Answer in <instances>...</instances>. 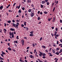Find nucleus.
<instances>
[{"instance_id": "nucleus-1", "label": "nucleus", "mask_w": 62, "mask_h": 62, "mask_svg": "<svg viewBox=\"0 0 62 62\" xmlns=\"http://www.w3.org/2000/svg\"><path fill=\"white\" fill-rule=\"evenodd\" d=\"M13 24L14 26L15 27H18V26H19L18 25V24H15L14 23H13Z\"/></svg>"}, {"instance_id": "nucleus-2", "label": "nucleus", "mask_w": 62, "mask_h": 62, "mask_svg": "<svg viewBox=\"0 0 62 62\" xmlns=\"http://www.w3.org/2000/svg\"><path fill=\"white\" fill-rule=\"evenodd\" d=\"M10 35L11 36V35H12V37L13 38L14 37V34H13V32H12L11 33V32H9Z\"/></svg>"}, {"instance_id": "nucleus-3", "label": "nucleus", "mask_w": 62, "mask_h": 62, "mask_svg": "<svg viewBox=\"0 0 62 62\" xmlns=\"http://www.w3.org/2000/svg\"><path fill=\"white\" fill-rule=\"evenodd\" d=\"M43 54V53H42L41 52H40V54H39V55L40 56H42V55Z\"/></svg>"}, {"instance_id": "nucleus-4", "label": "nucleus", "mask_w": 62, "mask_h": 62, "mask_svg": "<svg viewBox=\"0 0 62 62\" xmlns=\"http://www.w3.org/2000/svg\"><path fill=\"white\" fill-rule=\"evenodd\" d=\"M11 31H14L15 30V29L13 28H11L10 29Z\"/></svg>"}, {"instance_id": "nucleus-5", "label": "nucleus", "mask_w": 62, "mask_h": 62, "mask_svg": "<svg viewBox=\"0 0 62 62\" xmlns=\"http://www.w3.org/2000/svg\"><path fill=\"white\" fill-rule=\"evenodd\" d=\"M45 1H42V4H45Z\"/></svg>"}, {"instance_id": "nucleus-6", "label": "nucleus", "mask_w": 62, "mask_h": 62, "mask_svg": "<svg viewBox=\"0 0 62 62\" xmlns=\"http://www.w3.org/2000/svg\"><path fill=\"white\" fill-rule=\"evenodd\" d=\"M55 20V17H54L53 18V22H54V21Z\"/></svg>"}, {"instance_id": "nucleus-7", "label": "nucleus", "mask_w": 62, "mask_h": 62, "mask_svg": "<svg viewBox=\"0 0 62 62\" xmlns=\"http://www.w3.org/2000/svg\"><path fill=\"white\" fill-rule=\"evenodd\" d=\"M8 50L9 51H11V49L10 47H9L8 48Z\"/></svg>"}, {"instance_id": "nucleus-8", "label": "nucleus", "mask_w": 62, "mask_h": 62, "mask_svg": "<svg viewBox=\"0 0 62 62\" xmlns=\"http://www.w3.org/2000/svg\"><path fill=\"white\" fill-rule=\"evenodd\" d=\"M34 15V13H32V14H31V16L33 17Z\"/></svg>"}, {"instance_id": "nucleus-9", "label": "nucleus", "mask_w": 62, "mask_h": 62, "mask_svg": "<svg viewBox=\"0 0 62 62\" xmlns=\"http://www.w3.org/2000/svg\"><path fill=\"white\" fill-rule=\"evenodd\" d=\"M3 8V6H1L0 7V9H2Z\"/></svg>"}, {"instance_id": "nucleus-10", "label": "nucleus", "mask_w": 62, "mask_h": 62, "mask_svg": "<svg viewBox=\"0 0 62 62\" xmlns=\"http://www.w3.org/2000/svg\"><path fill=\"white\" fill-rule=\"evenodd\" d=\"M26 22H25L24 23V25L25 26H26Z\"/></svg>"}, {"instance_id": "nucleus-11", "label": "nucleus", "mask_w": 62, "mask_h": 62, "mask_svg": "<svg viewBox=\"0 0 62 62\" xmlns=\"http://www.w3.org/2000/svg\"><path fill=\"white\" fill-rule=\"evenodd\" d=\"M22 12L21 11V9H20L18 11V13H21Z\"/></svg>"}, {"instance_id": "nucleus-12", "label": "nucleus", "mask_w": 62, "mask_h": 62, "mask_svg": "<svg viewBox=\"0 0 62 62\" xmlns=\"http://www.w3.org/2000/svg\"><path fill=\"white\" fill-rule=\"evenodd\" d=\"M42 47L43 48H45V46H42Z\"/></svg>"}, {"instance_id": "nucleus-13", "label": "nucleus", "mask_w": 62, "mask_h": 62, "mask_svg": "<svg viewBox=\"0 0 62 62\" xmlns=\"http://www.w3.org/2000/svg\"><path fill=\"white\" fill-rule=\"evenodd\" d=\"M7 22L8 23H11V21H8Z\"/></svg>"}, {"instance_id": "nucleus-14", "label": "nucleus", "mask_w": 62, "mask_h": 62, "mask_svg": "<svg viewBox=\"0 0 62 62\" xmlns=\"http://www.w3.org/2000/svg\"><path fill=\"white\" fill-rule=\"evenodd\" d=\"M30 57H31V58H33V55H30Z\"/></svg>"}, {"instance_id": "nucleus-15", "label": "nucleus", "mask_w": 62, "mask_h": 62, "mask_svg": "<svg viewBox=\"0 0 62 62\" xmlns=\"http://www.w3.org/2000/svg\"><path fill=\"white\" fill-rule=\"evenodd\" d=\"M55 54H57V55H59V53H58V52L56 53H55Z\"/></svg>"}, {"instance_id": "nucleus-16", "label": "nucleus", "mask_w": 62, "mask_h": 62, "mask_svg": "<svg viewBox=\"0 0 62 62\" xmlns=\"http://www.w3.org/2000/svg\"><path fill=\"white\" fill-rule=\"evenodd\" d=\"M31 9H29V10L28 12H31Z\"/></svg>"}, {"instance_id": "nucleus-17", "label": "nucleus", "mask_w": 62, "mask_h": 62, "mask_svg": "<svg viewBox=\"0 0 62 62\" xmlns=\"http://www.w3.org/2000/svg\"><path fill=\"white\" fill-rule=\"evenodd\" d=\"M44 13L45 14H47L48 13V12H46V11H45L44 12Z\"/></svg>"}, {"instance_id": "nucleus-18", "label": "nucleus", "mask_w": 62, "mask_h": 62, "mask_svg": "<svg viewBox=\"0 0 62 62\" xmlns=\"http://www.w3.org/2000/svg\"><path fill=\"white\" fill-rule=\"evenodd\" d=\"M60 49L59 48H57V49L56 50V51H58Z\"/></svg>"}, {"instance_id": "nucleus-19", "label": "nucleus", "mask_w": 62, "mask_h": 62, "mask_svg": "<svg viewBox=\"0 0 62 62\" xmlns=\"http://www.w3.org/2000/svg\"><path fill=\"white\" fill-rule=\"evenodd\" d=\"M46 55V54L45 53H44L43 54V56H45Z\"/></svg>"}, {"instance_id": "nucleus-20", "label": "nucleus", "mask_w": 62, "mask_h": 62, "mask_svg": "<svg viewBox=\"0 0 62 62\" xmlns=\"http://www.w3.org/2000/svg\"><path fill=\"white\" fill-rule=\"evenodd\" d=\"M55 7H54V8L53 10V11L54 12V10H55Z\"/></svg>"}, {"instance_id": "nucleus-21", "label": "nucleus", "mask_w": 62, "mask_h": 62, "mask_svg": "<svg viewBox=\"0 0 62 62\" xmlns=\"http://www.w3.org/2000/svg\"><path fill=\"white\" fill-rule=\"evenodd\" d=\"M22 9H23V10H24V9H25V8H22Z\"/></svg>"}, {"instance_id": "nucleus-22", "label": "nucleus", "mask_w": 62, "mask_h": 62, "mask_svg": "<svg viewBox=\"0 0 62 62\" xmlns=\"http://www.w3.org/2000/svg\"><path fill=\"white\" fill-rule=\"evenodd\" d=\"M41 8H42L43 7V6L42 5H41Z\"/></svg>"}, {"instance_id": "nucleus-23", "label": "nucleus", "mask_w": 62, "mask_h": 62, "mask_svg": "<svg viewBox=\"0 0 62 62\" xmlns=\"http://www.w3.org/2000/svg\"><path fill=\"white\" fill-rule=\"evenodd\" d=\"M38 61H39V62H40L41 61H40V60H39V59H38Z\"/></svg>"}, {"instance_id": "nucleus-24", "label": "nucleus", "mask_w": 62, "mask_h": 62, "mask_svg": "<svg viewBox=\"0 0 62 62\" xmlns=\"http://www.w3.org/2000/svg\"><path fill=\"white\" fill-rule=\"evenodd\" d=\"M52 52L53 53H55V51H54V50H53Z\"/></svg>"}, {"instance_id": "nucleus-25", "label": "nucleus", "mask_w": 62, "mask_h": 62, "mask_svg": "<svg viewBox=\"0 0 62 62\" xmlns=\"http://www.w3.org/2000/svg\"><path fill=\"white\" fill-rule=\"evenodd\" d=\"M38 20H40V17H39L38 18Z\"/></svg>"}, {"instance_id": "nucleus-26", "label": "nucleus", "mask_w": 62, "mask_h": 62, "mask_svg": "<svg viewBox=\"0 0 62 62\" xmlns=\"http://www.w3.org/2000/svg\"><path fill=\"white\" fill-rule=\"evenodd\" d=\"M2 54L3 55H4V54H5V53L4 52H3L2 53Z\"/></svg>"}, {"instance_id": "nucleus-27", "label": "nucleus", "mask_w": 62, "mask_h": 62, "mask_svg": "<svg viewBox=\"0 0 62 62\" xmlns=\"http://www.w3.org/2000/svg\"><path fill=\"white\" fill-rule=\"evenodd\" d=\"M21 25L22 27H23L24 26V25L23 24H21Z\"/></svg>"}, {"instance_id": "nucleus-28", "label": "nucleus", "mask_w": 62, "mask_h": 62, "mask_svg": "<svg viewBox=\"0 0 62 62\" xmlns=\"http://www.w3.org/2000/svg\"><path fill=\"white\" fill-rule=\"evenodd\" d=\"M30 35V36H33V35L31 34Z\"/></svg>"}, {"instance_id": "nucleus-29", "label": "nucleus", "mask_w": 62, "mask_h": 62, "mask_svg": "<svg viewBox=\"0 0 62 62\" xmlns=\"http://www.w3.org/2000/svg\"><path fill=\"white\" fill-rule=\"evenodd\" d=\"M20 6L21 5H20L18 7V9H19V8H20Z\"/></svg>"}, {"instance_id": "nucleus-30", "label": "nucleus", "mask_w": 62, "mask_h": 62, "mask_svg": "<svg viewBox=\"0 0 62 62\" xmlns=\"http://www.w3.org/2000/svg\"><path fill=\"white\" fill-rule=\"evenodd\" d=\"M30 33H31V34H33V32L32 31L31 32H30Z\"/></svg>"}, {"instance_id": "nucleus-31", "label": "nucleus", "mask_w": 62, "mask_h": 62, "mask_svg": "<svg viewBox=\"0 0 62 62\" xmlns=\"http://www.w3.org/2000/svg\"><path fill=\"white\" fill-rule=\"evenodd\" d=\"M18 37H19V36H17L16 37V39H19V38H18Z\"/></svg>"}, {"instance_id": "nucleus-32", "label": "nucleus", "mask_w": 62, "mask_h": 62, "mask_svg": "<svg viewBox=\"0 0 62 62\" xmlns=\"http://www.w3.org/2000/svg\"><path fill=\"white\" fill-rule=\"evenodd\" d=\"M15 5H16V3H14V5H13V6H14V7L15 6Z\"/></svg>"}, {"instance_id": "nucleus-33", "label": "nucleus", "mask_w": 62, "mask_h": 62, "mask_svg": "<svg viewBox=\"0 0 62 62\" xmlns=\"http://www.w3.org/2000/svg\"><path fill=\"white\" fill-rule=\"evenodd\" d=\"M45 51L46 53H48V50H46Z\"/></svg>"}, {"instance_id": "nucleus-34", "label": "nucleus", "mask_w": 62, "mask_h": 62, "mask_svg": "<svg viewBox=\"0 0 62 62\" xmlns=\"http://www.w3.org/2000/svg\"><path fill=\"white\" fill-rule=\"evenodd\" d=\"M4 26L5 27L6 26V25H7V24H6V23H4Z\"/></svg>"}, {"instance_id": "nucleus-35", "label": "nucleus", "mask_w": 62, "mask_h": 62, "mask_svg": "<svg viewBox=\"0 0 62 62\" xmlns=\"http://www.w3.org/2000/svg\"><path fill=\"white\" fill-rule=\"evenodd\" d=\"M42 39V37H41L40 38V40H41Z\"/></svg>"}, {"instance_id": "nucleus-36", "label": "nucleus", "mask_w": 62, "mask_h": 62, "mask_svg": "<svg viewBox=\"0 0 62 62\" xmlns=\"http://www.w3.org/2000/svg\"><path fill=\"white\" fill-rule=\"evenodd\" d=\"M60 22L61 23H62V21L61 19L60 20Z\"/></svg>"}, {"instance_id": "nucleus-37", "label": "nucleus", "mask_w": 62, "mask_h": 62, "mask_svg": "<svg viewBox=\"0 0 62 62\" xmlns=\"http://www.w3.org/2000/svg\"><path fill=\"white\" fill-rule=\"evenodd\" d=\"M16 22H19V21L18 20H16Z\"/></svg>"}, {"instance_id": "nucleus-38", "label": "nucleus", "mask_w": 62, "mask_h": 62, "mask_svg": "<svg viewBox=\"0 0 62 62\" xmlns=\"http://www.w3.org/2000/svg\"><path fill=\"white\" fill-rule=\"evenodd\" d=\"M10 44V43H8V46H10V45H9Z\"/></svg>"}, {"instance_id": "nucleus-39", "label": "nucleus", "mask_w": 62, "mask_h": 62, "mask_svg": "<svg viewBox=\"0 0 62 62\" xmlns=\"http://www.w3.org/2000/svg\"><path fill=\"white\" fill-rule=\"evenodd\" d=\"M48 1V0H45V1L46 2V3H47V1Z\"/></svg>"}, {"instance_id": "nucleus-40", "label": "nucleus", "mask_w": 62, "mask_h": 62, "mask_svg": "<svg viewBox=\"0 0 62 62\" xmlns=\"http://www.w3.org/2000/svg\"><path fill=\"white\" fill-rule=\"evenodd\" d=\"M0 58L1 60H3V58H2L1 57H0Z\"/></svg>"}, {"instance_id": "nucleus-41", "label": "nucleus", "mask_w": 62, "mask_h": 62, "mask_svg": "<svg viewBox=\"0 0 62 62\" xmlns=\"http://www.w3.org/2000/svg\"><path fill=\"white\" fill-rule=\"evenodd\" d=\"M53 55L52 54H50L49 55V56H53Z\"/></svg>"}, {"instance_id": "nucleus-42", "label": "nucleus", "mask_w": 62, "mask_h": 62, "mask_svg": "<svg viewBox=\"0 0 62 62\" xmlns=\"http://www.w3.org/2000/svg\"><path fill=\"white\" fill-rule=\"evenodd\" d=\"M51 35H52V37H53L54 36V35L53 34V33H52Z\"/></svg>"}, {"instance_id": "nucleus-43", "label": "nucleus", "mask_w": 62, "mask_h": 62, "mask_svg": "<svg viewBox=\"0 0 62 62\" xmlns=\"http://www.w3.org/2000/svg\"><path fill=\"white\" fill-rule=\"evenodd\" d=\"M26 28L27 29L26 30H28V28L27 27H26Z\"/></svg>"}, {"instance_id": "nucleus-44", "label": "nucleus", "mask_w": 62, "mask_h": 62, "mask_svg": "<svg viewBox=\"0 0 62 62\" xmlns=\"http://www.w3.org/2000/svg\"><path fill=\"white\" fill-rule=\"evenodd\" d=\"M24 38V39H27V38L26 37H25Z\"/></svg>"}, {"instance_id": "nucleus-45", "label": "nucleus", "mask_w": 62, "mask_h": 62, "mask_svg": "<svg viewBox=\"0 0 62 62\" xmlns=\"http://www.w3.org/2000/svg\"><path fill=\"white\" fill-rule=\"evenodd\" d=\"M57 44H59V43H58V41H57Z\"/></svg>"}, {"instance_id": "nucleus-46", "label": "nucleus", "mask_w": 62, "mask_h": 62, "mask_svg": "<svg viewBox=\"0 0 62 62\" xmlns=\"http://www.w3.org/2000/svg\"><path fill=\"white\" fill-rule=\"evenodd\" d=\"M56 37H58V36H59V35L58 34H57V35H56Z\"/></svg>"}, {"instance_id": "nucleus-47", "label": "nucleus", "mask_w": 62, "mask_h": 62, "mask_svg": "<svg viewBox=\"0 0 62 62\" xmlns=\"http://www.w3.org/2000/svg\"><path fill=\"white\" fill-rule=\"evenodd\" d=\"M33 47H35V44H33Z\"/></svg>"}, {"instance_id": "nucleus-48", "label": "nucleus", "mask_w": 62, "mask_h": 62, "mask_svg": "<svg viewBox=\"0 0 62 62\" xmlns=\"http://www.w3.org/2000/svg\"><path fill=\"white\" fill-rule=\"evenodd\" d=\"M49 5V2H48L47 3V5Z\"/></svg>"}, {"instance_id": "nucleus-49", "label": "nucleus", "mask_w": 62, "mask_h": 62, "mask_svg": "<svg viewBox=\"0 0 62 62\" xmlns=\"http://www.w3.org/2000/svg\"><path fill=\"white\" fill-rule=\"evenodd\" d=\"M52 29H54V27H52Z\"/></svg>"}, {"instance_id": "nucleus-50", "label": "nucleus", "mask_w": 62, "mask_h": 62, "mask_svg": "<svg viewBox=\"0 0 62 62\" xmlns=\"http://www.w3.org/2000/svg\"><path fill=\"white\" fill-rule=\"evenodd\" d=\"M56 31H57V28H56L55 29Z\"/></svg>"}, {"instance_id": "nucleus-51", "label": "nucleus", "mask_w": 62, "mask_h": 62, "mask_svg": "<svg viewBox=\"0 0 62 62\" xmlns=\"http://www.w3.org/2000/svg\"><path fill=\"white\" fill-rule=\"evenodd\" d=\"M4 31H7V30H6V29H4Z\"/></svg>"}, {"instance_id": "nucleus-52", "label": "nucleus", "mask_w": 62, "mask_h": 62, "mask_svg": "<svg viewBox=\"0 0 62 62\" xmlns=\"http://www.w3.org/2000/svg\"><path fill=\"white\" fill-rule=\"evenodd\" d=\"M1 55L2 56V57H4V55H3V54H1Z\"/></svg>"}, {"instance_id": "nucleus-53", "label": "nucleus", "mask_w": 62, "mask_h": 62, "mask_svg": "<svg viewBox=\"0 0 62 62\" xmlns=\"http://www.w3.org/2000/svg\"><path fill=\"white\" fill-rule=\"evenodd\" d=\"M22 45L23 46V45H24V42H22Z\"/></svg>"}, {"instance_id": "nucleus-54", "label": "nucleus", "mask_w": 62, "mask_h": 62, "mask_svg": "<svg viewBox=\"0 0 62 62\" xmlns=\"http://www.w3.org/2000/svg\"><path fill=\"white\" fill-rule=\"evenodd\" d=\"M43 58H45V56H43Z\"/></svg>"}, {"instance_id": "nucleus-55", "label": "nucleus", "mask_w": 62, "mask_h": 62, "mask_svg": "<svg viewBox=\"0 0 62 62\" xmlns=\"http://www.w3.org/2000/svg\"><path fill=\"white\" fill-rule=\"evenodd\" d=\"M12 22H13V23H15V21L14 20H13Z\"/></svg>"}, {"instance_id": "nucleus-56", "label": "nucleus", "mask_w": 62, "mask_h": 62, "mask_svg": "<svg viewBox=\"0 0 62 62\" xmlns=\"http://www.w3.org/2000/svg\"><path fill=\"white\" fill-rule=\"evenodd\" d=\"M15 42L16 43H18V41H17L16 40L15 41Z\"/></svg>"}, {"instance_id": "nucleus-57", "label": "nucleus", "mask_w": 62, "mask_h": 62, "mask_svg": "<svg viewBox=\"0 0 62 62\" xmlns=\"http://www.w3.org/2000/svg\"><path fill=\"white\" fill-rule=\"evenodd\" d=\"M39 13H40V11H39L38 12V14H39Z\"/></svg>"}, {"instance_id": "nucleus-58", "label": "nucleus", "mask_w": 62, "mask_h": 62, "mask_svg": "<svg viewBox=\"0 0 62 62\" xmlns=\"http://www.w3.org/2000/svg\"><path fill=\"white\" fill-rule=\"evenodd\" d=\"M29 48H30V47H27V49H29Z\"/></svg>"}, {"instance_id": "nucleus-59", "label": "nucleus", "mask_w": 62, "mask_h": 62, "mask_svg": "<svg viewBox=\"0 0 62 62\" xmlns=\"http://www.w3.org/2000/svg\"><path fill=\"white\" fill-rule=\"evenodd\" d=\"M27 2L28 3H29L30 1H29V0H27Z\"/></svg>"}, {"instance_id": "nucleus-60", "label": "nucleus", "mask_w": 62, "mask_h": 62, "mask_svg": "<svg viewBox=\"0 0 62 62\" xmlns=\"http://www.w3.org/2000/svg\"><path fill=\"white\" fill-rule=\"evenodd\" d=\"M59 46H61V45H62V44H60L59 45Z\"/></svg>"}, {"instance_id": "nucleus-61", "label": "nucleus", "mask_w": 62, "mask_h": 62, "mask_svg": "<svg viewBox=\"0 0 62 62\" xmlns=\"http://www.w3.org/2000/svg\"><path fill=\"white\" fill-rule=\"evenodd\" d=\"M9 12H12V11H11V10H9Z\"/></svg>"}, {"instance_id": "nucleus-62", "label": "nucleus", "mask_w": 62, "mask_h": 62, "mask_svg": "<svg viewBox=\"0 0 62 62\" xmlns=\"http://www.w3.org/2000/svg\"><path fill=\"white\" fill-rule=\"evenodd\" d=\"M40 14H41V15L42 14V12H40Z\"/></svg>"}, {"instance_id": "nucleus-63", "label": "nucleus", "mask_w": 62, "mask_h": 62, "mask_svg": "<svg viewBox=\"0 0 62 62\" xmlns=\"http://www.w3.org/2000/svg\"><path fill=\"white\" fill-rule=\"evenodd\" d=\"M31 6L32 7H34V5H33V4H32V5H31Z\"/></svg>"}, {"instance_id": "nucleus-64", "label": "nucleus", "mask_w": 62, "mask_h": 62, "mask_svg": "<svg viewBox=\"0 0 62 62\" xmlns=\"http://www.w3.org/2000/svg\"><path fill=\"white\" fill-rule=\"evenodd\" d=\"M60 41L61 42H62V39H61L60 40Z\"/></svg>"}]
</instances>
